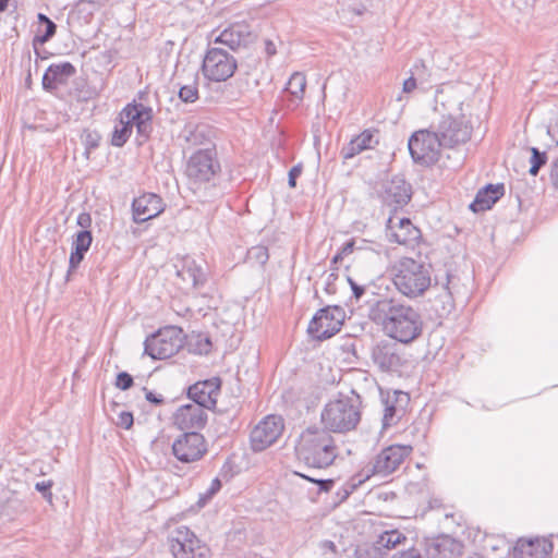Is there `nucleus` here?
<instances>
[{"label": "nucleus", "mask_w": 558, "mask_h": 558, "mask_svg": "<svg viewBox=\"0 0 558 558\" xmlns=\"http://www.w3.org/2000/svg\"><path fill=\"white\" fill-rule=\"evenodd\" d=\"M368 318L381 326L384 333L409 344L421 337L424 323L416 308L393 298H381L368 308Z\"/></svg>", "instance_id": "1"}, {"label": "nucleus", "mask_w": 558, "mask_h": 558, "mask_svg": "<svg viewBox=\"0 0 558 558\" xmlns=\"http://www.w3.org/2000/svg\"><path fill=\"white\" fill-rule=\"evenodd\" d=\"M295 456L310 469H326L338 456L335 438L324 427L310 426L295 444Z\"/></svg>", "instance_id": "2"}, {"label": "nucleus", "mask_w": 558, "mask_h": 558, "mask_svg": "<svg viewBox=\"0 0 558 558\" xmlns=\"http://www.w3.org/2000/svg\"><path fill=\"white\" fill-rule=\"evenodd\" d=\"M362 399L355 390L349 395L339 392L320 413V421L328 432L347 433L353 430L361 421Z\"/></svg>", "instance_id": "3"}, {"label": "nucleus", "mask_w": 558, "mask_h": 558, "mask_svg": "<svg viewBox=\"0 0 558 558\" xmlns=\"http://www.w3.org/2000/svg\"><path fill=\"white\" fill-rule=\"evenodd\" d=\"M393 283L404 296H421L432 284V265L412 257H402L393 268Z\"/></svg>", "instance_id": "4"}, {"label": "nucleus", "mask_w": 558, "mask_h": 558, "mask_svg": "<svg viewBox=\"0 0 558 558\" xmlns=\"http://www.w3.org/2000/svg\"><path fill=\"white\" fill-rule=\"evenodd\" d=\"M182 347V329L177 326H167L146 338L144 353L154 360H166L177 354Z\"/></svg>", "instance_id": "5"}, {"label": "nucleus", "mask_w": 558, "mask_h": 558, "mask_svg": "<svg viewBox=\"0 0 558 558\" xmlns=\"http://www.w3.org/2000/svg\"><path fill=\"white\" fill-rule=\"evenodd\" d=\"M414 162L432 166L439 160L440 148L444 147L436 131L420 130L414 132L408 143Z\"/></svg>", "instance_id": "6"}, {"label": "nucleus", "mask_w": 558, "mask_h": 558, "mask_svg": "<svg viewBox=\"0 0 558 558\" xmlns=\"http://www.w3.org/2000/svg\"><path fill=\"white\" fill-rule=\"evenodd\" d=\"M238 68L235 58L222 48H208L202 63L203 75L211 82H226Z\"/></svg>", "instance_id": "7"}, {"label": "nucleus", "mask_w": 558, "mask_h": 558, "mask_svg": "<svg viewBox=\"0 0 558 558\" xmlns=\"http://www.w3.org/2000/svg\"><path fill=\"white\" fill-rule=\"evenodd\" d=\"M345 313L338 305H328L318 310L308 324L307 332L312 338L323 341L340 331Z\"/></svg>", "instance_id": "8"}, {"label": "nucleus", "mask_w": 558, "mask_h": 558, "mask_svg": "<svg viewBox=\"0 0 558 558\" xmlns=\"http://www.w3.org/2000/svg\"><path fill=\"white\" fill-rule=\"evenodd\" d=\"M169 543L173 558H209V548L186 526L174 530Z\"/></svg>", "instance_id": "9"}, {"label": "nucleus", "mask_w": 558, "mask_h": 558, "mask_svg": "<svg viewBox=\"0 0 558 558\" xmlns=\"http://www.w3.org/2000/svg\"><path fill=\"white\" fill-rule=\"evenodd\" d=\"M220 170L217 154L214 148L195 151L187 160L185 173L194 183L209 182Z\"/></svg>", "instance_id": "10"}, {"label": "nucleus", "mask_w": 558, "mask_h": 558, "mask_svg": "<svg viewBox=\"0 0 558 558\" xmlns=\"http://www.w3.org/2000/svg\"><path fill=\"white\" fill-rule=\"evenodd\" d=\"M413 448L407 445H391L381 449L371 462L372 474L387 477L395 473L410 457Z\"/></svg>", "instance_id": "11"}, {"label": "nucleus", "mask_w": 558, "mask_h": 558, "mask_svg": "<svg viewBox=\"0 0 558 558\" xmlns=\"http://www.w3.org/2000/svg\"><path fill=\"white\" fill-rule=\"evenodd\" d=\"M435 131L444 147H454L471 138L472 126L463 118H453L449 114L441 117Z\"/></svg>", "instance_id": "12"}, {"label": "nucleus", "mask_w": 558, "mask_h": 558, "mask_svg": "<svg viewBox=\"0 0 558 558\" xmlns=\"http://www.w3.org/2000/svg\"><path fill=\"white\" fill-rule=\"evenodd\" d=\"M206 452V440L198 432H185L172 444V453L182 463L198 461Z\"/></svg>", "instance_id": "13"}, {"label": "nucleus", "mask_w": 558, "mask_h": 558, "mask_svg": "<svg viewBox=\"0 0 558 558\" xmlns=\"http://www.w3.org/2000/svg\"><path fill=\"white\" fill-rule=\"evenodd\" d=\"M283 430L282 418L277 415H268L260 421L251 432V446L254 451H263L271 446Z\"/></svg>", "instance_id": "14"}, {"label": "nucleus", "mask_w": 558, "mask_h": 558, "mask_svg": "<svg viewBox=\"0 0 558 558\" xmlns=\"http://www.w3.org/2000/svg\"><path fill=\"white\" fill-rule=\"evenodd\" d=\"M256 39L255 33L246 22H235L230 24L214 39L215 44L227 46L236 51L241 48H247Z\"/></svg>", "instance_id": "15"}, {"label": "nucleus", "mask_w": 558, "mask_h": 558, "mask_svg": "<svg viewBox=\"0 0 558 558\" xmlns=\"http://www.w3.org/2000/svg\"><path fill=\"white\" fill-rule=\"evenodd\" d=\"M372 361L383 372H398L404 364L399 347L390 340L377 342L371 352Z\"/></svg>", "instance_id": "16"}, {"label": "nucleus", "mask_w": 558, "mask_h": 558, "mask_svg": "<svg viewBox=\"0 0 558 558\" xmlns=\"http://www.w3.org/2000/svg\"><path fill=\"white\" fill-rule=\"evenodd\" d=\"M220 386L221 380L219 377L197 381L189 387L187 397L202 409L211 410L216 408Z\"/></svg>", "instance_id": "17"}, {"label": "nucleus", "mask_w": 558, "mask_h": 558, "mask_svg": "<svg viewBox=\"0 0 558 558\" xmlns=\"http://www.w3.org/2000/svg\"><path fill=\"white\" fill-rule=\"evenodd\" d=\"M390 242L401 245H413L421 239V230L409 218L390 216L386 223Z\"/></svg>", "instance_id": "18"}, {"label": "nucleus", "mask_w": 558, "mask_h": 558, "mask_svg": "<svg viewBox=\"0 0 558 558\" xmlns=\"http://www.w3.org/2000/svg\"><path fill=\"white\" fill-rule=\"evenodd\" d=\"M206 410L194 403L181 405L173 414V423L181 430L196 432L207 423Z\"/></svg>", "instance_id": "19"}, {"label": "nucleus", "mask_w": 558, "mask_h": 558, "mask_svg": "<svg viewBox=\"0 0 558 558\" xmlns=\"http://www.w3.org/2000/svg\"><path fill=\"white\" fill-rule=\"evenodd\" d=\"M120 117L125 119L131 126H136L137 133L143 137H148L153 126V109L143 104H129L120 112Z\"/></svg>", "instance_id": "20"}, {"label": "nucleus", "mask_w": 558, "mask_h": 558, "mask_svg": "<svg viewBox=\"0 0 558 558\" xmlns=\"http://www.w3.org/2000/svg\"><path fill=\"white\" fill-rule=\"evenodd\" d=\"M132 210L133 220L142 223L159 216L165 210V203L159 195L145 193L134 198Z\"/></svg>", "instance_id": "21"}, {"label": "nucleus", "mask_w": 558, "mask_h": 558, "mask_svg": "<svg viewBox=\"0 0 558 558\" xmlns=\"http://www.w3.org/2000/svg\"><path fill=\"white\" fill-rule=\"evenodd\" d=\"M409 401L410 397L407 392L396 390L387 393L386 399L383 400L385 405L383 429L396 425L403 417Z\"/></svg>", "instance_id": "22"}, {"label": "nucleus", "mask_w": 558, "mask_h": 558, "mask_svg": "<svg viewBox=\"0 0 558 558\" xmlns=\"http://www.w3.org/2000/svg\"><path fill=\"white\" fill-rule=\"evenodd\" d=\"M412 196L411 185L399 175L393 177L390 181L385 183L383 192V201L395 208L403 207L407 205Z\"/></svg>", "instance_id": "23"}, {"label": "nucleus", "mask_w": 558, "mask_h": 558, "mask_svg": "<svg viewBox=\"0 0 558 558\" xmlns=\"http://www.w3.org/2000/svg\"><path fill=\"white\" fill-rule=\"evenodd\" d=\"M553 548V543L545 537L520 538L514 546L513 558H548Z\"/></svg>", "instance_id": "24"}, {"label": "nucleus", "mask_w": 558, "mask_h": 558, "mask_svg": "<svg viewBox=\"0 0 558 558\" xmlns=\"http://www.w3.org/2000/svg\"><path fill=\"white\" fill-rule=\"evenodd\" d=\"M75 73L76 69L71 62L50 64L43 76V88L53 92L59 85H65Z\"/></svg>", "instance_id": "25"}, {"label": "nucleus", "mask_w": 558, "mask_h": 558, "mask_svg": "<svg viewBox=\"0 0 558 558\" xmlns=\"http://www.w3.org/2000/svg\"><path fill=\"white\" fill-rule=\"evenodd\" d=\"M504 184H487L476 193L474 201L469 207L473 213L488 210L504 196Z\"/></svg>", "instance_id": "26"}, {"label": "nucleus", "mask_w": 558, "mask_h": 558, "mask_svg": "<svg viewBox=\"0 0 558 558\" xmlns=\"http://www.w3.org/2000/svg\"><path fill=\"white\" fill-rule=\"evenodd\" d=\"M375 144H378L375 133L371 130H365L345 144L341 148L340 155L344 160L352 159L362 151L373 148Z\"/></svg>", "instance_id": "27"}, {"label": "nucleus", "mask_w": 558, "mask_h": 558, "mask_svg": "<svg viewBox=\"0 0 558 558\" xmlns=\"http://www.w3.org/2000/svg\"><path fill=\"white\" fill-rule=\"evenodd\" d=\"M407 542V535L399 530L385 531L375 541L386 558L389 550L396 549L400 545L404 546Z\"/></svg>", "instance_id": "28"}, {"label": "nucleus", "mask_w": 558, "mask_h": 558, "mask_svg": "<svg viewBox=\"0 0 558 558\" xmlns=\"http://www.w3.org/2000/svg\"><path fill=\"white\" fill-rule=\"evenodd\" d=\"M182 136L190 146H197L209 142L210 131L207 125L189 124L182 131Z\"/></svg>", "instance_id": "29"}, {"label": "nucleus", "mask_w": 558, "mask_h": 558, "mask_svg": "<svg viewBox=\"0 0 558 558\" xmlns=\"http://www.w3.org/2000/svg\"><path fill=\"white\" fill-rule=\"evenodd\" d=\"M178 96L183 102H195L198 99V73L192 71L187 80L178 83Z\"/></svg>", "instance_id": "30"}, {"label": "nucleus", "mask_w": 558, "mask_h": 558, "mask_svg": "<svg viewBox=\"0 0 558 558\" xmlns=\"http://www.w3.org/2000/svg\"><path fill=\"white\" fill-rule=\"evenodd\" d=\"M184 280H190L194 288H201L206 282V274L195 260H186L182 270L178 271Z\"/></svg>", "instance_id": "31"}, {"label": "nucleus", "mask_w": 558, "mask_h": 558, "mask_svg": "<svg viewBox=\"0 0 558 558\" xmlns=\"http://www.w3.org/2000/svg\"><path fill=\"white\" fill-rule=\"evenodd\" d=\"M306 87V77L303 73L295 72L289 78L286 90L292 96L295 106L303 99Z\"/></svg>", "instance_id": "32"}, {"label": "nucleus", "mask_w": 558, "mask_h": 558, "mask_svg": "<svg viewBox=\"0 0 558 558\" xmlns=\"http://www.w3.org/2000/svg\"><path fill=\"white\" fill-rule=\"evenodd\" d=\"M37 20H38L39 24L45 26V31H44V33L37 34L34 37L33 45H34L36 52H37V48H36L37 44H39V45L46 44L56 35V32H57L56 23L52 20H50L46 14L38 13Z\"/></svg>", "instance_id": "33"}, {"label": "nucleus", "mask_w": 558, "mask_h": 558, "mask_svg": "<svg viewBox=\"0 0 558 558\" xmlns=\"http://www.w3.org/2000/svg\"><path fill=\"white\" fill-rule=\"evenodd\" d=\"M132 126L126 123L125 119L120 117L119 123L114 126L111 137V145L116 147H122L132 134Z\"/></svg>", "instance_id": "34"}, {"label": "nucleus", "mask_w": 558, "mask_h": 558, "mask_svg": "<svg viewBox=\"0 0 558 558\" xmlns=\"http://www.w3.org/2000/svg\"><path fill=\"white\" fill-rule=\"evenodd\" d=\"M189 347L191 352L199 355H206L211 351L213 343L209 337L197 335L191 339Z\"/></svg>", "instance_id": "35"}, {"label": "nucleus", "mask_w": 558, "mask_h": 558, "mask_svg": "<svg viewBox=\"0 0 558 558\" xmlns=\"http://www.w3.org/2000/svg\"><path fill=\"white\" fill-rule=\"evenodd\" d=\"M354 556L355 558H386L375 542L357 546Z\"/></svg>", "instance_id": "36"}, {"label": "nucleus", "mask_w": 558, "mask_h": 558, "mask_svg": "<svg viewBox=\"0 0 558 558\" xmlns=\"http://www.w3.org/2000/svg\"><path fill=\"white\" fill-rule=\"evenodd\" d=\"M92 232L89 230H81L74 236V240L72 242V248L81 250L87 253L92 245Z\"/></svg>", "instance_id": "37"}, {"label": "nucleus", "mask_w": 558, "mask_h": 558, "mask_svg": "<svg viewBox=\"0 0 558 558\" xmlns=\"http://www.w3.org/2000/svg\"><path fill=\"white\" fill-rule=\"evenodd\" d=\"M531 168L529 170L531 175H536L539 171V169L546 163L547 157L546 153L539 151L537 148L532 147L531 148Z\"/></svg>", "instance_id": "38"}, {"label": "nucleus", "mask_w": 558, "mask_h": 558, "mask_svg": "<svg viewBox=\"0 0 558 558\" xmlns=\"http://www.w3.org/2000/svg\"><path fill=\"white\" fill-rule=\"evenodd\" d=\"M295 475L308 481V482H312V483H315L318 485V489L320 493H328L332 489L333 485H335V481L331 480V478H328V480H323V478H316L314 476H311V475H307V474H304V473H300V472H294Z\"/></svg>", "instance_id": "39"}, {"label": "nucleus", "mask_w": 558, "mask_h": 558, "mask_svg": "<svg viewBox=\"0 0 558 558\" xmlns=\"http://www.w3.org/2000/svg\"><path fill=\"white\" fill-rule=\"evenodd\" d=\"M247 255L250 259L259 265H265L269 258L268 248L263 245L253 246L248 250Z\"/></svg>", "instance_id": "40"}, {"label": "nucleus", "mask_w": 558, "mask_h": 558, "mask_svg": "<svg viewBox=\"0 0 558 558\" xmlns=\"http://www.w3.org/2000/svg\"><path fill=\"white\" fill-rule=\"evenodd\" d=\"M221 489V481L216 477L211 481L208 489L199 496L197 505L204 507L219 490Z\"/></svg>", "instance_id": "41"}, {"label": "nucleus", "mask_w": 558, "mask_h": 558, "mask_svg": "<svg viewBox=\"0 0 558 558\" xmlns=\"http://www.w3.org/2000/svg\"><path fill=\"white\" fill-rule=\"evenodd\" d=\"M356 242L355 240H350L345 242L341 248L337 252V254L331 259V265H336L337 263L341 262L344 257L352 254L355 250ZM361 247H357L360 250Z\"/></svg>", "instance_id": "42"}, {"label": "nucleus", "mask_w": 558, "mask_h": 558, "mask_svg": "<svg viewBox=\"0 0 558 558\" xmlns=\"http://www.w3.org/2000/svg\"><path fill=\"white\" fill-rule=\"evenodd\" d=\"M85 254H86V252H84V251L72 248L70 258H69L68 277L71 275L72 271H74L80 266V264L82 263V260L85 257Z\"/></svg>", "instance_id": "43"}, {"label": "nucleus", "mask_w": 558, "mask_h": 558, "mask_svg": "<svg viewBox=\"0 0 558 558\" xmlns=\"http://www.w3.org/2000/svg\"><path fill=\"white\" fill-rule=\"evenodd\" d=\"M134 384V379L132 377V375H130L128 372H120L118 375H117V378H116V387L125 391L128 389H130Z\"/></svg>", "instance_id": "44"}, {"label": "nucleus", "mask_w": 558, "mask_h": 558, "mask_svg": "<svg viewBox=\"0 0 558 558\" xmlns=\"http://www.w3.org/2000/svg\"><path fill=\"white\" fill-rule=\"evenodd\" d=\"M452 282V277L447 274L446 275V282L442 284L446 293L444 295V298L446 299L445 303L447 306H444V311H447L448 313L453 308V302H452V291H451V284Z\"/></svg>", "instance_id": "45"}, {"label": "nucleus", "mask_w": 558, "mask_h": 558, "mask_svg": "<svg viewBox=\"0 0 558 558\" xmlns=\"http://www.w3.org/2000/svg\"><path fill=\"white\" fill-rule=\"evenodd\" d=\"M133 423H134L133 414L128 411H122L121 413H119L117 422H116L117 426L124 428V429H130L133 426Z\"/></svg>", "instance_id": "46"}, {"label": "nucleus", "mask_w": 558, "mask_h": 558, "mask_svg": "<svg viewBox=\"0 0 558 558\" xmlns=\"http://www.w3.org/2000/svg\"><path fill=\"white\" fill-rule=\"evenodd\" d=\"M52 485H53V483L50 480L43 481V482L36 483L35 488H36V490H38L39 493L43 494L44 498L51 501L52 493L50 492V489H51Z\"/></svg>", "instance_id": "47"}, {"label": "nucleus", "mask_w": 558, "mask_h": 558, "mask_svg": "<svg viewBox=\"0 0 558 558\" xmlns=\"http://www.w3.org/2000/svg\"><path fill=\"white\" fill-rule=\"evenodd\" d=\"M348 282L351 287V290H352V293H353V296L356 299V300H360L364 294H365V290H366V287L365 284H360L357 283L356 281H354L352 278L348 277Z\"/></svg>", "instance_id": "48"}, {"label": "nucleus", "mask_w": 558, "mask_h": 558, "mask_svg": "<svg viewBox=\"0 0 558 558\" xmlns=\"http://www.w3.org/2000/svg\"><path fill=\"white\" fill-rule=\"evenodd\" d=\"M302 173V166L301 165H296V166H293L290 171H289V179H288V184L290 187H295L296 186V179L301 175Z\"/></svg>", "instance_id": "49"}, {"label": "nucleus", "mask_w": 558, "mask_h": 558, "mask_svg": "<svg viewBox=\"0 0 558 558\" xmlns=\"http://www.w3.org/2000/svg\"><path fill=\"white\" fill-rule=\"evenodd\" d=\"M94 5L93 1L80 0L75 7L74 11L77 13H86L87 15L92 14V7Z\"/></svg>", "instance_id": "50"}, {"label": "nucleus", "mask_w": 558, "mask_h": 558, "mask_svg": "<svg viewBox=\"0 0 558 558\" xmlns=\"http://www.w3.org/2000/svg\"><path fill=\"white\" fill-rule=\"evenodd\" d=\"M392 558H422L421 551L414 547H410L407 550H402L396 555H393Z\"/></svg>", "instance_id": "51"}, {"label": "nucleus", "mask_w": 558, "mask_h": 558, "mask_svg": "<svg viewBox=\"0 0 558 558\" xmlns=\"http://www.w3.org/2000/svg\"><path fill=\"white\" fill-rule=\"evenodd\" d=\"M99 145V136L97 134L87 133L85 136V147L87 153L95 149Z\"/></svg>", "instance_id": "52"}, {"label": "nucleus", "mask_w": 558, "mask_h": 558, "mask_svg": "<svg viewBox=\"0 0 558 558\" xmlns=\"http://www.w3.org/2000/svg\"><path fill=\"white\" fill-rule=\"evenodd\" d=\"M76 222L83 230H88L92 226V217L88 213H81Z\"/></svg>", "instance_id": "53"}, {"label": "nucleus", "mask_w": 558, "mask_h": 558, "mask_svg": "<svg viewBox=\"0 0 558 558\" xmlns=\"http://www.w3.org/2000/svg\"><path fill=\"white\" fill-rule=\"evenodd\" d=\"M145 398L150 403H154L156 405H160L163 403V398L160 395H156L153 391H146Z\"/></svg>", "instance_id": "54"}, {"label": "nucleus", "mask_w": 558, "mask_h": 558, "mask_svg": "<svg viewBox=\"0 0 558 558\" xmlns=\"http://www.w3.org/2000/svg\"><path fill=\"white\" fill-rule=\"evenodd\" d=\"M416 88V80L411 76L403 82V92L411 93Z\"/></svg>", "instance_id": "55"}, {"label": "nucleus", "mask_w": 558, "mask_h": 558, "mask_svg": "<svg viewBox=\"0 0 558 558\" xmlns=\"http://www.w3.org/2000/svg\"><path fill=\"white\" fill-rule=\"evenodd\" d=\"M550 178L553 184L558 189V159L554 162L551 167Z\"/></svg>", "instance_id": "56"}, {"label": "nucleus", "mask_w": 558, "mask_h": 558, "mask_svg": "<svg viewBox=\"0 0 558 558\" xmlns=\"http://www.w3.org/2000/svg\"><path fill=\"white\" fill-rule=\"evenodd\" d=\"M265 51L268 57H272L277 53L275 44L269 39L265 40Z\"/></svg>", "instance_id": "57"}, {"label": "nucleus", "mask_w": 558, "mask_h": 558, "mask_svg": "<svg viewBox=\"0 0 558 558\" xmlns=\"http://www.w3.org/2000/svg\"><path fill=\"white\" fill-rule=\"evenodd\" d=\"M320 548L324 551H331L333 554H336V550H337V547H336L335 543L331 542V541H324V542H322Z\"/></svg>", "instance_id": "58"}, {"label": "nucleus", "mask_w": 558, "mask_h": 558, "mask_svg": "<svg viewBox=\"0 0 558 558\" xmlns=\"http://www.w3.org/2000/svg\"><path fill=\"white\" fill-rule=\"evenodd\" d=\"M325 290H326V292H328V293H333V292H335V287H333V284H332V282H331V281H327L326 287H325Z\"/></svg>", "instance_id": "59"}, {"label": "nucleus", "mask_w": 558, "mask_h": 558, "mask_svg": "<svg viewBox=\"0 0 558 558\" xmlns=\"http://www.w3.org/2000/svg\"><path fill=\"white\" fill-rule=\"evenodd\" d=\"M10 0H0V12L7 10Z\"/></svg>", "instance_id": "60"}, {"label": "nucleus", "mask_w": 558, "mask_h": 558, "mask_svg": "<svg viewBox=\"0 0 558 558\" xmlns=\"http://www.w3.org/2000/svg\"><path fill=\"white\" fill-rule=\"evenodd\" d=\"M355 487H356V485H355V484H352V485H350V487H349V488H345V489H344V496H343V497H344V498H345V497H348V496L353 492V489H354Z\"/></svg>", "instance_id": "61"}, {"label": "nucleus", "mask_w": 558, "mask_h": 558, "mask_svg": "<svg viewBox=\"0 0 558 558\" xmlns=\"http://www.w3.org/2000/svg\"><path fill=\"white\" fill-rule=\"evenodd\" d=\"M336 279H337V275H335L333 272L328 276V281L332 282V280H336Z\"/></svg>", "instance_id": "62"}, {"label": "nucleus", "mask_w": 558, "mask_h": 558, "mask_svg": "<svg viewBox=\"0 0 558 558\" xmlns=\"http://www.w3.org/2000/svg\"><path fill=\"white\" fill-rule=\"evenodd\" d=\"M470 558H484V557H482V556H480V555H474V556H472V557H470Z\"/></svg>", "instance_id": "63"}]
</instances>
